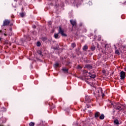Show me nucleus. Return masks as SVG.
<instances>
[{
	"label": "nucleus",
	"instance_id": "nucleus-19",
	"mask_svg": "<svg viewBox=\"0 0 126 126\" xmlns=\"http://www.w3.org/2000/svg\"><path fill=\"white\" fill-rule=\"evenodd\" d=\"M76 47V44H75V43H72L71 44V47L72 48H75Z\"/></svg>",
	"mask_w": 126,
	"mask_h": 126
},
{
	"label": "nucleus",
	"instance_id": "nucleus-5",
	"mask_svg": "<svg viewBox=\"0 0 126 126\" xmlns=\"http://www.w3.org/2000/svg\"><path fill=\"white\" fill-rule=\"evenodd\" d=\"M120 77H121V79H125L126 78V72H125L123 71H122L120 72Z\"/></svg>",
	"mask_w": 126,
	"mask_h": 126
},
{
	"label": "nucleus",
	"instance_id": "nucleus-29",
	"mask_svg": "<svg viewBox=\"0 0 126 126\" xmlns=\"http://www.w3.org/2000/svg\"><path fill=\"white\" fill-rule=\"evenodd\" d=\"M123 50H124V51L126 50V47H125V46H124Z\"/></svg>",
	"mask_w": 126,
	"mask_h": 126
},
{
	"label": "nucleus",
	"instance_id": "nucleus-4",
	"mask_svg": "<svg viewBox=\"0 0 126 126\" xmlns=\"http://www.w3.org/2000/svg\"><path fill=\"white\" fill-rule=\"evenodd\" d=\"M70 23L72 25V28H75L76 27V25L77 23H76V21L74 20H70Z\"/></svg>",
	"mask_w": 126,
	"mask_h": 126
},
{
	"label": "nucleus",
	"instance_id": "nucleus-22",
	"mask_svg": "<svg viewBox=\"0 0 126 126\" xmlns=\"http://www.w3.org/2000/svg\"><path fill=\"white\" fill-rule=\"evenodd\" d=\"M37 53L38 54V55H40V56H42V51L39 50L37 51Z\"/></svg>",
	"mask_w": 126,
	"mask_h": 126
},
{
	"label": "nucleus",
	"instance_id": "nucleus-32",
	"mask_svg": "<svg viewBox=\"0 0 126 126\" xmlns=\"http://www.w3.org/2000/svg\"><path fill=\"white\" fill-rule=\"evenodd\" d=\"M124 69L125 71H126V67L124 68Z\"/></svg>",
	"mask_w": 126,
	"mask_h": 126
},
{
	"label": "nucleus",
	"instance_id": "nucleus-18",
	"mask_svg": "<svg viewBox=\"0 0 126 126\" xmlns=\"http://www.w3.org/2000/svg\"><path fill=\"white\" fill-rule=\"evenodd\" d=\"M83 72L85 74H90V72H88V71H86V70H83Z\"/></svg>",
	"mask_w": 126,
	"mask_h": 126
},
{
	"label": "nucleus",
	"instance_id": "nucleus-13",
	"mask_svg": "<svg viewBox=\"0 0 126 126\" xmlns=\"http://www.w3.org/2000/svg\"><path fill=\"white\" fill-rule=\"evenodd\" d=\"M83 51H86L87 50H88V46L85 45L83 48Z\"/></svg>",
	"mask_w": 126,
	"mask_h": 126
},
{
	"label": "nucleus",
	"instance_id": "nucleus-41",
	"mask_svg": "<svg viewBox=\"0 0 126 126\" xmlns=\"http://www.w3.org/2000/svg\"><path fill=\"white\" fill-rule=\"evenodd\" d=\"M1 40V38L0 37V41Z\"/></svg>",
	"mask_w": 126,
	"mask_h": 126
},
{
	"label": "nucleus",
	"instance_id": "nucleus-39",
	"mask_svg": "<svg viewBox=\"0 0 126 126\" xmlns=\"http://www.w3.org/2000/svg\"><path fill=\"white\" fill-rule=\"evenodd\" d=\"M113 114H115V110L113 111Z\"/></svg>",
	"mask_w": 126,
	"mask_h": 126
},
{
	"label": "nucleus",
	"instance_id": "nucleus-17",
	"mask_svg": "<svg viewBox=\"0 0 126 126\" xmlns=\"http://www.w3.org/2000/svg\"><path fill=\"white\" fill-rule=\"evenodd\" d=\"M95 49H96V47H95V46L93 45L91 47V51H95Z\"/></svg>",
	"mask_w": 126,
	"mask_h": 126
},
{
	"label": "nucleus",
	"instance_id": "nucleus-14",
	"mask_svg": "<svg viewBox=\"0 0 126 126\" xmlns=\"http://www.w3.org/2000/svg\"><path fill=\"white\" fill-rule=\"evenodd\" d=\"M115 54L116 55H118V56H120L121 55V53H120V51L119 50H115Z\"/></svg>",
	"mask_w": 126,
	"mask_h": 126
},
{
	"label": "nucleus",
	"instance_id": "nucleus-25",
	"mask_svg": "<svg viewBox=\"0 0 126 126\" xmlns=\"http://www.w3.org/2000/svg\"><path fill=\"white\" fill-rule=\"evenodd\" d=\"M9 43V41H8V40H6L5 41V45H8Z\"/></svg>",
	"mask_w": 126,
	"mask_h": 126
},
{
	"label": "nucleus",
	"instance_id": "nucleus-30",
	"mask_svg": "<svg viewBox=\"0 0 126 126\" xmlns=\"http://www.w3.org/2000/svg\"><path fill=\"white\" fill-rule=\"evenodd\" d=\"M22 12H23V11H24V9L23 8V7L22 8Z\"/></svg>",
	"mask_w": 126,
	"mask_h": 126
},
{
	"label": "nucleus",
	"instance_id": "nucleus-9",
	"mask_svg": "<svg viewBox=\"0 0 126 126\" xmlns=\"http://www.w3.org/2000/svg\"><path fill=\"white\" fill-rule=\"evenodd\" d=\"M85 67L88 68V69H92V65L90 64H86Z\"/></svg>",
	"mask_w": 126,
	"mask_h": 126
},
{
	"label": "nucleus",
	"instance_id": "nucleus-33",
	"mask_svg": "<svg viewBox=\"0 0 126 126\" xmlns=\"http://www.w3.org/2000/svg\"><path fill=\"white\" fill-rule=\"evenodd\" d=\"M33 28H34V29L36 28V26H33Z\"/></svg>",
	"mask_w": 126,
	"mask_h": 126
},
{
	"label": "nucleus",
	"instance_id": "nucleus-16",
	"mask_svg": "<svg viewBox=\"0 0 126 126\" xmlns=\"http://www.w3.org/2000/svg\"><path fill=\"white\" fill-rule=\"evenodd\" d=\"M20 15L21 17H24V16H25V13H24L23 12H22L21 13H20Z\"/></svg>",
	"mask_w": 126,
	"mask_h": 126
},
{
	"label": "nucleus",
	"instance_id": "nucleus-10",
	"mask_svg": "<svg viewBox=\"0 0 126 126\" xmlns=\"http://www.w3.org/2000/svg\"><path fill=\"white\" fill-rule=\"evenodd\" d=\"M100 116V112H96L95 113L94 115V117L95 118V119H98V118H99V116Z\"/></svg>",
	"mask_w": 126,
	"mask_h": 126
},
{
	"label": "nucleus",
	"instance_id": "nucleus-6",
	"mask_svg": "<svg viewBox=\"0 0 126 126\" xmlns=\"http://www.w3.org/2000/svg\"><path fill=\"white\" fill-rule=\"evenodd\" d=\"M86 103H90L91 102V97L89 95L86 96V98L85 100Z\"/></svg>",
	"mask_w": 126,
	"mask_h": 126
},
{
	"label": "nucleus",
	"instance_id": "nucleus-43",
	"mask_svg": "<svg viewBox=\"0 0 126 126\" xmlns=\"http://www.w3.org/2000/svg\"><path fill=\"white\" fill-rule=\"evenodd\" d=\"M111 105H113V103H111Z\"/></svg>",
	"mask_w": 126,
	"mask_h": 126
},
{
	"label": "nucleus",
	"instance_id": "nucleus-15",
	"mask_svg": "<svg viewBox=\"0 0 126 126\" xmlns=\"http://www.w3.org/2000/svg\"><path fill=\"white\" fill-rule=\"evenodd\" d=\"M104 118H105V116L104 115V114H101L99 117L100 120H104Z\"/></svg>",
	"mask_w": 126,
	"mask_h": 126
},
{
	"label": "nucleus",
	"instance_id": "nucleus-21",
	"mask_svg": "<svg viewBox=\"0 0 126 126\" xmlns=\"http://www.w3.org/2000/svg\"><path fill=\"white\" fill-rule=\"evenodd\" d=\"M36 45H37V47H40L41 46V42H37L36 43Z\"/></svg>",
	"mask_w": 126,
	"mask_h": 126
},
{
	"label": "nucleus",
	"instance_id": "nucleus-23",
	"mask_svg": "<svg viewBox=\"0 0 126 126\" xmlns=\"http://www.w3.org/2000/svg\"><path fill=\"white\" fill-rule=\"evenodd\" d=\"M59 63H56L54 65V66L55 67H59Z\"/></svg>",
	"mask_w": 126,
	"mask_h": 126
},
{
	"label": "nucleus",
	"instance_id": "nucleus-8",
	"mask_svg": "<svg viewBox=\"0 0 126 126\" xmlns=\"http://www.w3.org/2000/svg\"><path fill=\"white\" fill-rule=\"evenodd\" d=\"M49 105L50 106L51 110H52L53 109H55V108H56V106H55L54 105V104L53 103H52V102L49 103Z\"/></svg>",
	"mask_w": 126,
	"mask_h": 126
},
{
	"label": "nucleus",
	"instance_id": "nucleus-24",
	"mask_svg": "<svg viewBox=\"0 0 126 126\" xmlns=\"http://www.w3.org/2000/svg\"><path fill=\"white\" fill-rule=\"evenodd\" d=\"M42 41H43L44 42H45V41H46L47 40V37H42Z\"/></svg>",
	"mask_w": 126,
	"mask_h": 126
},
{
	"label": "nucleus",
	"instance_id": "nucleus-38",
	"mask_svg": "<svg viewBox=\"0 0 126 126\" xmlns=\"http://www.w3.org/2000/svg\"><path fill=\"white\" fill-rule=\"evenodd\" d=\"M80 26H82V24H80Z\"/></svg>",
	"mask_w": 126,
	"mask_h": 126
},
{
	"label": "nucleus",
	"instance_id": "nucleus-42",
	"mask_svg": "<svg viewBox=\"0 0 126 126\" xmlns=\"http://www.w3.org/2000/svg\"><path fill=\"white\" fill-rule=\"evenodd\" d=\"M15 1H16L17 0H14Z\"/></svg>",
	"mask_w": 126,
	"mask_h": 126
},
{
	"label": "nucleus",
	"instance_id": "nucleus-7",
	"mask_svg": "<svg viewBox=\"0 0 126 126\" xmlns=\"http://www.w3.org/2000/svg\"><path fill=\"white\" fill-rule=\"evenodd\" d=\"M9 23H10V21L5 20L3 23V26H8V25H9Z\"/></svg>",
	"mask_w": 126,
	"mask_h": 126
},
{
	"label": "nucleus",
	"instance_id": "nucleus-11",
	"mask_svg": "<svg viewBox=\"0 0 126 126\" xmlns=\"http://www.w3.org/2000/svg\"><path fill=\"white\" fill-rule=\"evenodd\" d=\"M62 70L64 71L65 73H68V69L65 67L63 68Z\"/></svg>",
	"mask_w": 126,
	"mask_h": 126
},
{
	"label": "nucleus",
	"instance_id": "nucleus-34",
	"mask_svg": "<svg viewBox=\"0 0 126 126\" xmlns=\"http://www.w3.org/2000/svg\"><path fill=\"white\" fill-rule=\"evenodd\" d=\"M102 97H104V96H105V94H103L102 95Z\"/></svg>",
	"mask_w": 126,
	"mask_h": 126
},
{
	"label": "nucleus",
	"instance_id": "nucleus-27",
	"mask_svg": "<svg viewBox=\"0 0 126 126\" xmlns=\"http://www.w3.org/2000/svg\"><path fill=\"white\" fill-rule=\"evenodd\" d=\"M103 73H106V70L105 69L102 70Z\"/></svg>",
	"mask_w": 126,
	"mask_h": 126
},
{
	"label": "nucleus",
	"instance_id": "nucleus-20",
	"mask_svg": "<svg viewBox=\"0 0 126 126\" xmlns=\"http://www.w3.org/2000/svg\"><path fill=\"white\" fill-rule=\"evenodd\" d=\"M29 126H35V123L34 122H31L29 124Z\"/></svg>",
	"mask_w": 126,
	"mask_h": 126
},
{
	"label": "nucleus",
	"instance_id": "nucleus-12",
	"mask_svg": "<svg viewBox=\"0 0 126 126\" xmlns=\"http://www.w3.org/2000/svg\"><path fill=\"white\" fill-rule=\"evenodd\" d=\"M114 123L115 125H120V122L118 119H116L114 121Z\"/></svg>",
	"mask_w": 126,
	"mask_h": 126
},
{
	"label": "nucleus",
	"instance_id": "nucleus-37",
	"mask_svg": "<svg viewBox=\"0 0 126 126\" xmlns=\"http://www.w3.org/2000/svg\"><path fill=\"white\" fill-rule=\"evenodd\" d=\"M4 36H6V34L4 33Z\"/></svg>",
	"mask_w": 126,
	"mask_h": 126
},
{
	"label": "nucleus",
	"instance_id": "nucleus-35",
	"mask_svg": "<svg viewBox=\"0 0 126 126\" xmlns=\"http://www.w3.org/2000/svg\"><path fill=\"white\" fill-rule=\"evenodd\" d=\"M115 51H116V50H118V49H117V47H115Z\"/></svg>",
	"mask_w": 126,
	"mask_h": 126
},
{
	"label": "nucleus",
	"instance_id": "nucleus-2",
	"mask_svg": "<svg viewBox=\"0 0 126 126\" xmlns=\"http://www.w3.org/2000/svg\"><path fill=\"white\" fill-rule=\"evenodd\" d=\"M113 108L117 111H118V113L120 112V111H122L123 110V108H124V106L122 104H115L113 105Z\"/></svg>",
	"mask_w": 126,
	"mask_h": 126
},
{
	"label": "nucleus",
	"instance_id": "nucleus-36",
	"mask_svg": "<svg viewBox=\"0 0 126 126\" xmlns=\"http://www.w3.org/2000/svg\"><path fill=\"white\" fill-rule=\"evenodd\" d=\"M90 56H92L93 54L92 53H90Z\"/></svg>",
	"mask_w": 126,
	"mask_h": 126
},
{
	"label": "nucleus",
	"instance_id": "nucleus-3",
	"mask_svg": "<svg viewBox=\"0 0 126 126\" xmlns=\"http://www.w3.org/2000/svg\"><path fill=\"white\" fill-rule=\"evenodd\" d=\"M95 77H96L95 73H93V74L90 73L88 76L86 75L85 78L88 80L89 79H91V78H95Z\"/></svg>",
	"mask_w": 126,
	"mask_h": 126
},
{
	"label": "nucleus",
	"instance_id": "nucleus-40",
	"mask_svg": "<svg viewBox=\"0 0 126 126\" xmlns=\"http://www.w3.org/2000/svg\"><path fill=\"white\" fill-rule=\"evenodd\" d=\"M1 30H0V33H1Z\"/></svg>",
	"mask_w": 126,
	"mask_h": 126
},
{
	"label": "nucleus",
	"instance_id": "nucleus-1",
	"mask_svg": "<svg viewBox=\"0 0 126 126\" xmlns=\"http://www.w3.org/2000/svg\"><path fill=\"white\" fill-rule=\"evenodd\" d=\"M59 32L58 33H55L54 34V37L55 39H59V34H61L62 36H63V37H67V35L66 34L64 33L63 32V30L62 29L61 27H59Z\"/></svg>",
	"mask_w": 126,
	"mask_h": 126
},
{
	"label": "nucleus",
	"instance_id": "nucleus-31",
	"mask_svg": "<svg viewBox=\"0 0 126 126\" xmlns=\"http://www.w3.org/2000/svg\"><path fill=\"white\" fill-rule=\"evenodd\" d=\"M87 107L88 108H90V106H89V105H87Z\"/></svg>",
	"mask_w": 126,
	"mask_h": 126
},
{
	"label": "nucleus",
	"instance_id": "nucleus-28",
	"mask_svg": "<svg viewBox=\"0 0 126 126\" xmlns=\"http://www.w3.org/2000/svg\"><path fill=\"white\" fill-rule=\"evenodd\" d=\"M78 68H80V69H81V68H82V67L80 65L78 66Z\"/></svg>",
	"mask_w": 126,
	"mask_h": 126
},
{
	"label": "nucleus",
	"instance_id": "nucleus-26",
	"mask_svg": "<svg viewBox=\"0 0 126 126\" xmlns=\"http://www.w3.org/2000/svg\"><path fill=\"white\" fill-rule=\"evenodd\" d=\"M85 63H91V61L90 60H86V61H85Z\"/></svg>",
	"mask_w": 126,
	"mask_h": 126
}]
</instances>
